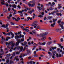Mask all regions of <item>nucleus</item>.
<instances>
[{
    "instance_id": "obj_29",
    "label": "nucleus",
    "mask_w": 64,
    "mask_h": 64,
    "mask_svg": "<svg viewBox=\"0 0 64 64\" xmlns=\"http://www.w3.org/2000/svg\"><path fill=\"white\" fill-rule=\"evenodd\" d=\"M19 44V43L18 42H16V46H18V45Z\"/></svg>"
},
{
    "instance_id": "obj_42",
    "label": "nucleus",
    "mask_w": 64,
    "mask_h": 64,
    "mask_svg": "<svg viewBox=\"0 0 64 64\" xmlns=\"http://www.w3.org/2000/svg\"><path fill=\"white\" fill-rule=\"evenodd\" d=\"M34 57H38V56L37 54H35L34 55Z\"/></svg>"
},
{
    "instance_id": "obj_25",
    "label": "nucleus",
    "mask_w": 64,
    "mask_h": 64,
    "mask_svg": "<svg viewBox=\"0 0 64 64\" xmlns=\"http://www.w3.org/2000/svg\"><path fill=\"white\" fill-rule=\"evenodd\" d=\"M1 27H3V28H6V26L4 24H3L2 25Z\"/></svg>"
},
{
    "instance_id": "obj_58",
    "label": "nucleus",
    "mask_w": 64,
    "mask_h": 64,
    "mask_svg": "<svg viewBox=\"0 0 64 64\" xmlns=\"http://www.w3.org/2000/svg\"><path fill=\"white\" fill-rule=\"evenodd\" d=\"M56 14L57 15H58V16H59V14L58 12H56Z\"/></svg>"
},
{
    "instance_id": "obj_33",
    "label": "nucleus",
    "mask_w": 64,
    "mask_h": 64,
    "mask_svg": "<svg viewBox=\"0 0 64 64\" xmlns=\"http://www.w3.org/2000/svg\"><path fill=\"white\" fill-rule=\"evenodd\" d=\"M15 56V52H14L13 53V54L12 55V57H14Z\"/></svg>"
},
{
    "instance_id": "obj_36",
    "label": "nucleus",
    "mask_w": 64,
    "mask_h": 64,
    "mask_svg": "<svg viewBox=\"0 0 64 64\" xmlns=\"http://www.w3.org/2000/svg\"><path fill=\"white\" fill-rule=\"evenodd\" d=\"M2 34L3 35H7V33H5L4 32H2Z\"/></svg>"
},
{
    "instance_id": "obj_53",
    "label": "nucleus",
    "mask_w": 64,
    "mask_h": 64,
    "mask_svg": "<svg viewBox=\"0 0 64 64\" xmlns=\"http://www.w3.org/2000/svg\"><path fill=\"white\" fill-rule=\"evenodd\" d=\"M4 5H6V6H7L8 7V6H9V4H5Z\"/></svg>"
},
{
    "instance_id": "obj_11",
    "label": "nucleus",
    "mask_w": 64,
    "mask_h": 64,
    "mask_svg": "<svg viewBox=\"0 0 64 64\" xmlns=\"http://www.w3.org/2000/svg\"><path fill=\"white\" fill-rule=\"evenodd\" d=\"M56 24V22H54L53 24H51L50 26L51 27H54V26H55Z\"/></svg>"
},
{
    "instance_id": "obj_60",
    "label": "nucleus",
    "mask_w": 64,
    "mask_h": 64,
    "mask_svg": "<svg viewBox=\"0 0 64 64\" xmlns=\"http://www.w3.org/2000/svg\"><path fill=\"white\" fill-rule=\"evenodd\" d=\"M56 57H57V58H58L59 57V54H56Z\"/></svg>"
},
{
    "instance_id": "obj_38",
    "label": "nucleus",
    "mask_w": 64,
    "mask_h": 64,
    "mask_svg": "<svg viewBox=\"0 0 64 64\" xmlns=\"http://www.w3.org/2000/svg\"><path fill=\"white\" fill-rule=\"evenodd\" d=\"M18 58V56H15V58H14V60H16V59H17V58Z\"/></svg>"
},
{
    "instance_id": "obj_44",
    "label": "nucleus",
    "mask_w": 64,
    "mask_h": 64,
    "mask_svg": "<svg viewBox=\"0 0 64 64\" xmlns=\"http://www.w3.org/2000/svg\"><path fill=\"white\" fill-rule=\"evenodd\" d=\"M27 54L26 53L24 54L23 56V57H24V56H27Z\"/></svg>"
},
{
    "instance_id": "obj_49",
    "label": "nucleus",
    "mask_w": 64,
    "mask_h": 64,
    "mask_svg": "<svg viewBox=\"0 0 64 64\" xmlns=\"http://www.w3.org/2000/svg\"><path fill=\"white\" fill-rule=\"evenodd\" d=\"M29 63L30 64H33V61H30V62Z\"/></svg>"
},
{
    "instance_id": "obj_54",
    "label": "nucleus",
    "mask_w": 64,
    "mask_h": 64,
    "mask_svg": "<svg viewBox=\"0 0 64 64\" xmlns=\"http://www.w3.org/2000/svg\"><path fill=\"white\" fill-rule=\"evenodd\" d=\"M58 9H60L62 8V6H60L58 7Z\"/></svg>"
},
{
    "instance_id": "obj_21",
    "label": "nucleus",
    "mask_w": 64,
    "mask_h": 64,
    "mask_svg": "<svg viewBox=\"0 0 64 64\" xmlns=\"http://www.w3.org/2000/svg\"><path fill=\"white\" fill-rule=\"evenodd\" d=\"M1 43L2 44H5V42L3 40H2L1 41Z\"/></svg>"
},
{
    "instance_id": "obj_19",
    "label": "nucleus",
    "mask_w": 64,
    "mask_h": 64,
    "mask_svg": "<svg viewBox=\"0 0 64 64\" xmlns=\"http://www.w3.org/2000/svg\"><path fill=\"white\" fill-rule=\"evenodd\" d=\"M32 32L34 34H36V30H32Z\"/></svg>"
},
{
    "instance_id": "obj_57",
    "label": "nucleus",
    "mask_w": 64,
    "mask_h": 64,
    "mask_svg": "<svg viewBox=\"0 0 64 64\" xmlns=\"http://www.w3.org/2000/svg\"><path fill=\"white\" fill-rule=\"evenodd\" d=\"M0 24L1 25H2V21L1 20H0Z\"/></svg>"
},
{
    "instance_id": "obj_27",
    "label": "nucleus",
    "mask_w": 64,
    "mask_h": 64,
    "mask_svg": "<svg viewBox=\"0 0 64 64\" xmlns=\"http://www.w3.org/2000/svg\"><path fill=\"white\" fill-rule=\"evenodd\" d=\"M34 46H35V47H37V46H38V44L34 43Z\"/></svg>"
},
{
    "instance_id": "obj_9",
    "label": "nucleus",
    "mask_w": 64,
    "mask_h": 64,
    "mask_svg": "<svg viewBox=\"0 0 64 64\" xmlns=\"http://www.w3.org/2000/svg\"><path fill=\"white\" fill-rule=\"evenodd\" d=\"M62 29L61 28L60 29H57L56 30V32H59V31H61V30Z\"/></svg>"
},
{
    "instance_id": "obj_50",
    "label": "nucleus",
    "mask_w": 64,
    "mask_h": 64,
    "mask_svg": "<svg viewBox=\"0 0 64 64\" xmlns=\"http://www.w3.org/2000/svg\"><path fill=\"white\" fill-rule=\"evenodd\" d=\"M27 44V42H24V45H26Z\"/></svg>"
},
{
    "instance_id": "obj_61",
    "label": "nucleus",
    "mask_w": 64,
    "mask_h": 64,
    "mask_svg": "<svg viewBox=\"0 0 64 64\" xmlns=\"http://www.w3.org/2000/svg\"><path fill=\"white\" fill-rule=\"evenodd\" d=\"M38 44L40 45H42V43H41L40 42L38 43Z\"/></svg>"
},
{
    "instance_id": "obj_8",
    "label": "nucleus",
    "mask_w": 64,
    "mask_h": 64,
    "mask_svg": "<svg viewBox=\"0 0 64 64\" xmlns=\"http://www.w3.org/2000/svg\"><path fill=\"white\" fill-rule=\"evenodd\" d=\"M26 51L27 52V54H31V52L30 50H26Z\"/></svg>"
},
{
    "instance_id": "obj_7",
    "label": "nucleus",
    "mask_w": 64,
    "mask_h": 64,
    "mask_svg": "<svg viewBox=\"0 0 64 64\" xmlns=\"http://www.w3.org/2000/svg\"><path fill=\"white\" fill-rule=\"evenodd\" d=\"M12 18L13 20H15L16 21V22H18V21H19V20H17V19H16V18H15L14 17H12Z\"/></svg>"
},
{
    "instance_id": "obj_62",
    "label": "nucleus",
    "mask_w": 64,
    "mask_h": 64,
    "mask_svg": "<svg viewBox=\"0 0 64 64\" xmlns=\"http://www.w3.org/2000/svg\"><path fill=\"white\" fill-rule=\"evenodd\" d=\"M18 7L19 8V9H20V8H21V7H20V6H19V5H18Z\"/></svg>"
},
{
    "instance_id": "obj_64",
    "label": "nucleus",
    "mask_w": 64,
    "mask_h": 64,
    "mask_svg": "<svg viewBox=\"0 0 64 64\" xmlns=\"http://www.w3.org/2000/svg\"><path fill=\"white\" fill-rule=\"evenodd\" d=\"M17 19V20H20V18L19 17H18Z\"/></svg>"
},
{
    "instance_id": "obj_34",
    "label": "nucleus",
    "mask_w": 64,
    "mask_h": 64,
    "mask_svg": "<svg viewBox=\"0 0 64 64\" xmlns=\"http://www.w3.org/2000/svg\"><path fill=\"white\" fill-rule=\"evenodd\" d=\"M38 17H40V18H42V17H43V16L42 15H40L39 16H38Z\"/></svg>"
},
{
    "instance_id": "obj_26",
    "label": "nucleus",
    "mask_w": 64,
    "mask_h": 64,
    "mask_svg": "<svg viewBox=\"0 0 64 64\" xmlns=\"http://www.w3.org/2000/svg\"><path fill=\"white\" fill-rule=\"evenodd\" d=\"M10 37L9 36L7 37L6 40V41H8V40L10 39Z\"/></svg>"
},
{
    "instance_id": "obj_63",
    "label": "nucleus",
    "mask_w": 64,
    "mask_h": 64,
    "mask_svg": "<svg viewBox=\"0 0 64 64\" xmlns=\"http://www.w3.org/2000/svg\"><path fill=\"white\" fill-rule=\"evenodd\" d=\"M28 20H29V19H30V17H27Z\"/></svg>"
},
{
    "instance_id": "obj_35",
    "label": "nucleus",
    "mask_w": 64,
    "mask_h": 64,
    "mask_svg": "<svg viewBox=\"0 0 64 64\" xmlns=\"http://www.w3.org/2000/svg\"><path fill=\"white\" fill-rule=\"evenodd\" d=\"M20 48H21L19 46H18L17 47V49L18 50H19Z\"/></svg>"
},
{
    "instance_id": "obj_55",
    "label": "nucleus",
    "mask_w": 64,
    "mask_h": 64,
    "mask_svg": "<svg viewBox=\"0 0 64 64\" xmlns=\"http://www.w3.org/2000/svg\"><path fill=\"white\" fill-rule=\"evenodd\" d=\"M9 62V60H7L6 61V64H8V62Z\"/></svg>"
},
{
    "instance_id": "obj_28",
    "label": "nucleus",
    "mask_w": 64,
    "mask_h": 64,
    "mask_svg": "<svg viewBox=\"0 0 64 64\" xmlns=\"http://www.w3.org/2000/svg\"><path fill=\"white\" fill-rule=\"evenodd\" d=\"M57 48L55 46L53 48H52V49L53 50H54V49H56Z\"/></svg>"
},
{
    "instance_id": "obj_22",
    "label": "nucleus",
    "mask_w": 64,
    "mask_h": 64,
    "mask_svg": "<svg viewBox=\"0 0 64 64\" xmlns=\"http://www.w3.org/2000/svg\"><path fill=\"white\" fill-rule=\"evenodd\" d=\"M60 26V27H61L62 29H64V26H62V25L61 24H59V26Z\"/></svg>"
},
{
    "instance_id": "obj_43",
    "label": "nucleus",
    "mask_w": 64,
    "mask_h": 64,
    "mask_svg": "<svg viewBox=\"0 0 64 64\" xmlns=\"http://www.w3.org/2000/svg\"><path fill=\"white\" fill-rule=\"evenodd\" d=\"M22 32L21 31L20 32H18V35H19V34H21Z\"/></svg>"
},
{
    "instance_id": "obj_1",
    "label": "nucleus",
    "mask_w": 64,
    "mask_h": 64,
    "mask_svg": "<svg viewBox=\"0 0 64 64\" xmlns=\"http://www.w3.org/2000/svg\"><path fill=\"white\" fill-rule=\"evenodd\" d=\"M14 37L16 39L17 41H18V42H19V43H22V42H21V40H20V39H19V38L21 39L22 37V38H24V35H22V34H20L19 36H16Z\"/></svg>"
},
{
    "instance_id": "obj_56",
    "label": "nucleus",
    "mask_w": 64,
    "mask_h": 64,
    "mask_svg": "<svg viewBox=\"0 0 64 64\" xmlns=\"http://www.w3.org/2000/svg\"><path fill=\"white\" fill-rule=\"evenodd\" d=\"M45 44H46V42H44V43H42V45H45Z\"/></svg>"
},
{
    "instance_id": "obj_40",
    "label": "nucleus",
    "mask_w": 64,
    "mask_h": 64,
    "mask_svg": "<svg viewBox=\"0 0 64 64\" xmlns=\"http://www.w3.org/2000/svg\"><path fill=\"white\" fill-rule=\"evenodd\" d=\"M48 4L49 5H50L52 6V5L51 4V2H49L48 3Z\"/></svg>"
},
{
    "instance_id": "obj_3",
    "label": "nucleus",
    "mask_w": 64,
    "mask_h": 64,
    "mask_svg": "<svg viewBox=\"0 0 64 64\" xmlns=\"http://www.w3.org/2000/svg\"><path fill=\"white\" fill-rule=\"evenodd\" d=\"M37 23H38L37 21H34L33 23L32 24L31 26H34V28H36V26H37V24H37Z\"/></svg>"
},
{
    "instance_id": "obj_20",
    "label": "nucleus",
    "mask_w": 64,
    "mask_h": 64,
    "mask_svg": "<svg viewBox=\"0 0 64 64\" xmlns=\"http://www.w3.org/2000/svg\"><path fill=\"white\" fill-rule=\"evenodd\" d=\"M23 47H21L20 48V52H22V50H23Z\"/></svg>"
},
{
    "instance_id": "obj_48",
    "label": "nucleus",
    "mask_w": 64,
    "mask_h": 64,
    "mask_svg": "<svg viewBox=\"0 0 64 64\" xmlns=\"http://www.w3.org/2000/svg\"><path fill=\"white\" fill-rule=\"evenodd\" d=\"M10 24L11 25H14V23L13 22H10Z\"/></svg>"
},
{
    "instance_id": "obj_24",
    "label": "nucleus",
    "mask_w": 64,
    "mask_h": 64,
    "mask_svg": "<svg viewBox=\"0 0 64 64\" xmlns=\"http://www.w3.org/2000/svg\"><path fill=\"white\" fill-rule=\"evenodd\" d=\"M13 42H10L8 44V45H11L12 44Z\"/></svg>"
},
{
    "instance_id": "obj_31",
    "label": "nucleus",
    "mask_w": 64,
    "mask_h": 64,
    "mask_svg": "<svg viewBox=\"0 0 64 64\" xmlns=\"http://www.w3.org/2000/svg\"><path fill=\"white\" fill-rule=\"evenodd\" d=\"M28 13L29 14H31L32 13V11H30L29 12H28Z\"/></svg>"
},
{
    "instance_id": "obj_14",
    "label": "nucleus",
    "mask_w": 64,
    "mask_h": 64,
    "mask_svg": "<svg viewBox=\"0 0 64 64\" xmlns=\"http://www.w3.org/2000/svg\"><path fill=\"white\" fill-rule=\"evenodd\" d=\"M37 8L38 9H39V10H42V7H38Z\"/></svg>"
},
{
    "instance_id": "obj_2",
    "label": "nucleus",
    "mask_w": 64,
    "mask_h": 64,
    "mask_svg": "<svg viewBox=\"0 0 64 64\" xmlns=\"http://www.w3.org/2000/svg\"><path fill=\"white\" fill-rule=\"evenodd\" d=\"M29 3L31 4H28V5L30 6H31V7H34L35 6V2H33V0L30 1L29 2Z\"/></svg>"
},
{
    "instance_id": "obj_51",
    "label": "nucleus",
    "mask_w": 64,
    "mask_h": 64,
    "mask_svg": "<svg viewBox=\"0 0 64 64\" xmlns=\"http://www.w3.org/2000/svg\"><path fill=\"white\" fill-rule=\"evenodd\" d=\"M42 16L44 15V12H42Z\"/></svg>"
},
{
    "instance_id": "obj_23",
    "label": "nucleus",
    "mask_w": 64,
    "mask_h": 64,
    "mask_svg": "<svg viewBox=\"0 0 64 64\" xmlns=\"http://www.w3.org/2000/svg\"><path fill=\"white\" fill-rule=\"evenodd\" d=\"M54 13H55V11H54L53 12H52L51 13V14L52 15H54Z\"/></svg>"
},
{
    "instance_id": "obj_10",
    "label": "nucleus",
    "mask_w": 64,
    "mask_h": 64,
    "mask_svg": "<svg viewBox=\"0 0 64 64\" xmlns=\"http://www.w3.org/2000/svg\"><path fill=\"white\" fill-rule=\"evenodd\" d=\"M1 1H2L3 2H1V4H2V5H4V3H3V2H5V1H4V0H1Z\"/></svg>"
},
{
    "instance_id": "obj_47",
    "label": "nucleus",
    "mask_w": 64,
    "mask_h": 64,
    "mask_svg": "<svg viewBox=\"0 0 64 64\" xmlns=\"http://www.w3.org/2000/svg\"><path fill=\"white\" fill-rule=\"evenodd\" d=\"M16 10H14V13L13 14L14 15L15 14H16Z\"/></svg>"
},
{
    "instance_id": "obj_45",
    "label": "nucleus",
    "mask_w": 64,
    "mask_h": 64,
    "mask_svg": "<svg viewBox=\"0 0 64 64\" xmlns=\"http://www.w3.org/2000/svg\"><path fill=\"white\" fill-rule=\"evenodd\" d=\"M13 63H14V62H13V61H11L10 62V64H13Z\"/></svg>"
},
{
    "instance_id": "obj_5",
    "label": "nucleus",
    "mask_w": 64,
    "mask_h": 64,
    "mask_svg": "<svg viewBox=\"0 0 64 64\" xmlns=\"http://www.w3.org/2000/svg\"><path fill=\"white\" fill-rule=\"evenodd\" d=\"M10 34H11V35H12V34H13V32H8V34H6V35L10 36Z\"/></svg>"
},
{
    "instance_id": "obj_30",
    "label": "nucleus",
    "mask_w": 64,
    "mask_h": 64,
    "mask_svg": "<svg viewBox=\"0 0 64 64\" xmlns=\"http://www.w3.org/2000/svg\"><path fill=\"white\" fill-rule=\"evenodd\" d=\"M21 42H24V38H22L21 39Z\"/></svg>"
},
{
    "instance_id": "obj_17",
    "label": "nucleus",
    "mask_w": 64,
    "mask_h": 64,
    "mask_svg": "<svg viewBox=\"0 0 64 64\" xmlns=\"http://www.w3.org/2000/svg\"><path fill=\"white\" fill-rule=\"evenodd\" d=\"M23 30H25V31H26V32H29V29H25V28H23Z\"/></svg>"
},
{
    "instance_id": "obj_12",
    "label": "nucleus",
    "mask_w": 64,
    "mask_h": 64,
    "mask_svg": "<svg viewBox=\"0 0 64 64\" xmlns=\"http://www.w3.org/2000/svg\"><path fill=\"white\" fill-rule=\"evenodd\" d=\"M15 45V43H14L13 42L12 43V47H14Z\"/></svg>"
},
{
    "instance_id": "obj_52",
    "label": "nucleus",
    "mask_w": 64,
    "mask_h": 64,
    "mask_svg": "<svg viewBox=\"0 0 64 64\" xmlns=\"http://www.w3.org/2000/svg\"><path fill=\"white\" fill-rule=\"evenodd\" d=\"M58 24H60V23H61V20H59L58 21Z\"/></svg>"
},
{
    "instance_id": "obj_46",
    "label": "nucleus",
    "mask_w": 64,
    "mask_h": 64,
    "mask_svg": "<svg viewBox=\"0 0 64 64\" xmlns=\"http://www.w3.org/2000/svg\"><path fill=\"white\" fill-rule=\"evenodd\" d=\"M60 41L62 42L63 41V38H61Z\"/></svg>"
},
{
    "instance_id": "obj_37",
    "label": "nucleus",
    "mask_w": 64,
    "mask_h": 64,
    "mask_svg": "<svg viewBox=\"0 0 64 64\" xmlns=\"http://www.w3.org/2000/svg\"><path fill=\"white\" fill-rule=\"evenodd\" d=\"M11 35H12V38H13L14 37V34L13 33V34H12Z\"/></svg>"
},
{
    "instance_id": "obj_4",
    "label": "nucleus",
    "mask_w": 64,
    "mask_h": 64,
    "mask_svg": "<svg viewBox=\"0 0 64 64\" xmlns=\"http://www.w3.org/2000/svg\"><path fill=\"white\" fill-rule=\"evenodd\" d=\"M48 34V32H45L43 34H41L40 35V37H43V36H45L46 35H47Z\"/></svg>"
},
{
    "instance_id": "obj_41",
    "label": "nucleus",
    "mask_w": 64,
    "mask_h": 64,
    "mask_svg": "<svg viewBox=\"0 0 64 64\" xmlns=\"http://www.w3.org/2000/svg\"><path fill=\"white\" fill-rule=\"evenodd\" d=\"M18 12L19 13H22V11L20 10V11H18Z\"/></svg>"
},
{
    "instance_id": "obj_32",
    "label": "nucleus",
    "mask_w": 64,
    "mask_h": 64,
    "mask_svg": "<svg viewBox=\"0 0 64 64\" xmlns=\"http://www.w3.org/2000/svg\"><path fill=\"white\" fill-rule=\"evenodd\" d=\"M50 10H53L54 9V8L52 7L50 8Z\"/></svg>"
},
{
    "instance_id": "obj_6",
    "label": "nucleus",
    "mask_w": 64,
    "mask_h": 64,
    "mask_svg": "<svg viewBox=\"0 0 64 64\" xmlns=\"http://www.w3.org/2000/svg\"><path fill=\"white\" fill-rule=\"evenodd\" d=\"M12 7L14 8H17V5L15 4H13L12 6Z\"/></svg>"
},
{
    "instance_id": "obj_16",
    "label": "nucleus",
    "mask_w": 64,
    "mask_h": 64,
    "mask_svg": "<svg viewBox=\"0 0 64 64\" xmlns=\"http://www.w3.org/2000/svg\"><path fill=\"white\" fill-rule=\"evenodd\" d=\"M6 59V60H9V58H10V57L9 56H7V57H6L5 58Z\"/></svg>"
},
{
    "instance_id": "obj_39",
    "label": "nucleus",
    "mask_w": 64,
    "mask_h": 64,
    "mask_svg": "<svg viewBox=\"0 0 64 64\" xmlns=\"http://www.w3.org/2000/svg\"><path fill=\"white\" fill-rule=\"evenodd\" d=\"M20 54V52H16V55H19V54Z\"/></svg>"
},
{
    "instance_id": "obj_15",
    "label": "nucleus",
    "mask_w": 64,
    "mask_h": 64,
    "mask_svg": "<svg viewBox=\"0 0 64 64\" xmlns=\"http://www.w3.org/2000/svg\"><path fill=\"white\" fill-rule=\"evenodd\" d=\"M52 42H48L47 44V45H50V44H51V43H52Z\"/></svg>"
},
{
    "instance_id": "obj_18",
    "label": "nucleus",
    "mask_w": 64,
    "mask_h": 64,
    "mask_svg": "<svg viewBox=\"0 0 64 64\" xmlns=\"http://www.w3.org/2000/svg\"><path fill=\"white\" fill-rule=\"evenodd\" d=\"M45 39H46V37H45L42 38L41 39V40H42V41H43L44 40H45Z\"/></svg>"
},
{
    "instance_id": "obj_59",
    "label": "nucleus",
    "mask_w": 64,
    "mask_h": 64,
    "mask_svg": "<svg viewBox=\"0 0 64 64\" xmlns=\"http://www.w3.org/2000/svg\"><path fill=\"white\" fill-rule=\"evenodd\" d=\"M60 12L62 13V12H63V10H60Z\"/></svg>"
},
{
    "instance_id": "obj_13",
    "label": "nucleus",
    "mask_w": 64,
    "mask_h": 64,
    "mask_svg": "<svg viewBox=\"0 0 64 64\" xmlns=\"http://www.w3.org/2000/svg\"><path fill=\"white\" fill-rule=\"evenodd\" d=\"M53 22H54V23H56V21H57V19H53Z\"/></svg>"
}]
</instances>
